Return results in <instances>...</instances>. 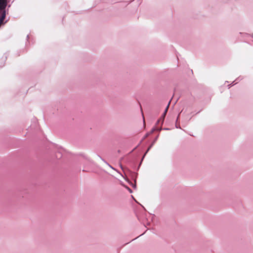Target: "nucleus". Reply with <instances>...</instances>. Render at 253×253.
<instances>
[{"label": "nucleus", "instance_id": "nucleus-1", "mask_svg": "<svg viewBox=\"0 0 253 253\" xmlns=\"http://www.w3.org/2000/svg\"><path fill=\"white\" fill-rule=\"evenodd\" d=\"M169 104H170V101L169 102L168 105H167V107H166V108L165 109V112L164 113V116H165L166 115L167 113V111H168V110L169 109Z\"/></svg>", "mask_w": 253, "mask_h": 253}, {"label": "nucleus", "instance_id": "nucleus-2", "mask_svg": "<svg viewBox=\"0 0 253 253\" xmlns=\"http://www.w3.org/2000/svg\"><path fill=\"white\" fill-rule=\"evenodd\" d=\"M128 189H129V191H131L130 189H129V188H128Z\"/></svg>", "mask_w": 253, "mask_h": 253}]
</instances>
